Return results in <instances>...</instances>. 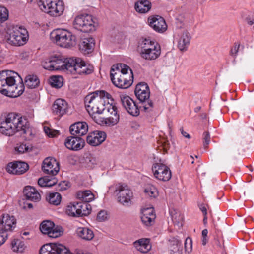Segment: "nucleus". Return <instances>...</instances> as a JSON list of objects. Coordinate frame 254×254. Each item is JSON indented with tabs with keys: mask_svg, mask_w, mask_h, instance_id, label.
<instances>
[{
	"mask_svg": "<svg viewBox=\"0 0 254 254\" xmlns=\"http://www.w3.org/2000/svg\"><path fill=\"white\" fill-rule=\"evenodd\" d=\"M64 145L68 149L77 151L83 148L84 141L80 137L69 136L65 140Z\"/></svg>",
	"mask_w": 254,
	"mask_h": 254,
	"instance_id": "nucleus-24",
	"label": "nucleus"
},
{
	"mask_svg": "<svg viewBox=\"0 0 254 254\" xmlns=\"http://www.w3.org/2000/svg\"><path fill=\"white\" fill-rule=\"evenodd\" d=\"M8 18V11L3 7L0 6V25L5 21Z\"/></svg>",
	"mask_w": 254,
	"mask_h": 254,
	"instance_id": "nucleus-42",
	"label": "nucleus"
},
{
	"mask_svg": "<svg viewBox=\"0 0 254 254\" xmlns=\"http://www.w3.org/2000/svg\"><path fill=\"white\" fill-rule=\"evenodd\" d=\"M155 218L156 215L152 207L142 209L141 220L144 225L146 226L152 225L154 223Z\"/></svg>",
	"mask_w": 254,
	"mask_h": 254,
	"instance_id": "nucleus-25",
	"label": "nucleus"
},
{
	"mask_svg": "<svg viewBox=\"0 0 254 254\" xmlns=\"http://www.w3.org/2000/svg\"><path fill=\"white\" fill-rule=\"evenodd\" d=\"M106 111L111 116L106 118H102L101 124L107 126H113L119 121V115L118 113L116 106L112 103H107Z\"/></svg>",
	"mask_w": 254,
	"mask_h": 254,
	"instance_id": "nucleus-15",
	"label": "nucleus"
},
{
	"mask_svg": "<svg viewBox=\"0 0 254 254\" xmlns=\"http://www.w3.org/2000/svg\"><path fill=\"white\" fill-rule=\"evenodd\" d=\"M106 138L105 132L99 130L90 133L87 137V142L93 146H98L103 142Z\"/></svg>",
	"mask_w": 254,
	"mask_h": 254,
	"instance_id": "nucleus-22",
	"label": "nucleus"
},
{
	"mask_svg": "<svg viewBox=\"0 0 254 254\" xmlns=\"http://www.w3.org/2000/svg\"><path fill=\"white\" fill-rule=\"evenodd\" d=\"M40 230L43 234L53 238L60 237L63 233L61 227L50 220L43 221L40 225Z\"/></svg>",
	"mask_w": 254,
	"mask_h": 254,
	"instance_id": "nucleus-13",
	"label": "nucleus"
},
{
	"mask_svg": "<svg viewBox=\"0 0 254 254\" xmlns=\"http://www.w3.org/2000/svg\"><path fill=\"white\" fill-rule=\"evenodd\" d=\"M113 83L117 87L126 89L133 82V74L129 66L124 64L113 65L110 71Z\"/></svg>",
	"mask_w": 254,
	"mask_h": 254,
	"instance_id": "nucleus-4",
	"label": "nucleus"
},
{
	"mask_svg": "<svg viewBox=\"0 0 254 254\" xmlns=\"http://www.w3.org/2000/svg\"><path fill=\"white\" fill-rule=\"evenodd\" d=\"M56 184V180L55 179H50L49 178H48V183L47 184L49 185H47V187H52L53 186H54V185H55Z\"/></svg>",
	"mask_w": 254,
	"mask_h": 254,
	"instance_id": "nucleus-53",
	"label": "nucleus"
},
{
	"mask_svg": "<svg viewBox=\"0 0 254 254\" xmlns=\"http://www.w3.org/2000/svg\"><path fill=\"white\" fill-rule=\"evenodd\" d=\"M94 45V39L91 37H89L82 40L79 45L80 49L84 55H87L92 52Z\"/></svg>",
	"mask_w": 254,
	"mask_h": 254,
	"instance_id": "nucleus-30",
	"label": "nucleus"
},
{
	"mask_svg": "<svg viewBox=\"0 0 254 254\" xmlns=\"http://www.w3.org/2000/svg\"><path fill=\"white\" fill-rule=\"evenodd\" d=\"M190 158H191L192 160H193V157L192 156H190Z\"/></svg>",
	"mask_w": 254,
	"mask_h": 254,
	"instance_id": "nucleus-63",
	"label": "nucleus"
},
{
	"mask_svg": "<svg viewBox=\"0 0 254 254\" xmlns=\"http://www.w3.org/2000/svg\"><path fill=\"white\" fill-rule=\"evenodd\" d=\"M240 47V44H235L232 49H231V54L235 56L237 55V53L239 51V49Z\"/></svg>",
	"mask_w": 254,
	"mask_h": 254,
	"instance_id": "nucleus-51",
	"label": "nucleus"
},
{
	"mask_svg": "<svg viewBox=\"0 0 254 254\" xmlns=\"http://www.w3.org/2000/svg\"><path fill=\"white\" fill-rule=\"evenodd\" d=\"M28 169V164L22 161L10 162L6 167V170L8 173L18 175L25 173Z\"/></svg>",
	"mask_w": 254,
	"mask_h": 254,
	"instance_id": "nucleus-19",
	"label": "nucleus"
},
{
	"mask_svg": "<svg viewBox=\"0 0 254 254\" xmlns=\"http://www.w3.org/2000/svg\"><path fill=\"white\" fill-rule=\"evenodd\" d=\"M51 37L57 45L68 48L76 44V36L65 29H57L51 33Z\"/></svg>",
	"mask_w": 254,
	"mask_h": 254,
	"instance_id": "nucleus-6",
	"label": "nucleus"
},
{
	"mask_svg": "<svg viewBox=\"0 0 254 254\" xmlns=\"http://www.w3.org/2000/svg\"><path fill=\"white\" fill-rule=\"evenodd\" d=\"M208 234V230L206 229H205L202 231V237H207Z\"/></svg>",
	"mask_w": 254,
	"mask_h": 254,
	"instance_id": "nucleus-56",
	"label": "nucleus"
},
{
	"mask_svg": "<svg viewBox=\"0 0 254 254\" xmlns=\"http://www.w3.org/2000/svg\"><path fill=\"white\" fill-rule=\"evenodd\" d=\"M88 130V125L85 122H78L72 124L70 127L71 134L78 137L86 134Z\"/></svg>",
	"mask_w": 254,
	"mask_h": 254,
	"instance_id": "nucleus-26",
	"label": "nucleus"
},
{
	"mask_svg": "<svg viewBox=\"0 0 254 254\" xmlns=\"http://www.w3.org/2000/svg\"><path fill=\"white\" fill-rule=\"evenodd\" d=\"M74 27L83 32L95 30L94 21L91 15L81 14L76 16L73 22Z\"/></svg>",
	"mask_w": 254,
	"mask_h": 254,
	"instance_id": "nucleus-11",
	"label": "nucleus"
},
{
	"mask_svg": "<svg viewBox=\"0 0 254 254\" xmlns=\"http://www.w3.org/2000/svg\"><path fill=\"white\" fill-rule=\"evenodd\" d=\"M53 70H66L72 74H89L93 71V67L87 65L79 58L64 59L61 56H52Z\"/></svg>",
	"mask_w": 254,
	"mask_h": 254,
	"instance_id": "nucleus-2",
	"label": "nucleus"
},
{
	"mask_svg": "<svg viewBox=\"0 0 254 254\" xmlns=\"http://www.w3.org/2000/svg\"><path fill=\"white\" fill-rule=\"evenodd\" d=\"M118 195L119 202L123 205L129 206L131 204L133 194L127 186H121L119 189Z\"/></svg>",
	"mask_w": 254,
	"mask_h": 254,
	"instance_id": "nucleus-18",
	"label": "nucleus"
},
{
	"mask_svg": "<svg viewBox=\"0 0 254 254\" xmlns=\"http://www.w3.org/2000/svg\"><path fill=\"white\" fill-rule=\"evenodd\" d=\"M49 82L53 87L60 88L63 85V78L61 76H53L50 78Z\"/></svg>",
	"mask_w": 254,
	"mask_h": 254,
	"instance_id": "nucleus-39",
	"label": "nucleus"
},
{
	"mask_svg": "<svg viewBox=\"0 0 254 254\" xmlns=\"http://www.w3.org/2000/svg\"><path fill=\"white\" fill-rule=\"evenodd\" d=\"M0 224L1 228L0 229L8 232H12L16 226V220L13 216L8 214H3L0 220Z\"/></svg>",
	"mask_w": 254,
	"mask_h": 254,
	"instance_id": "nucleus-21",
	"label": "nucleus"
},
{
	"mask_svg": "<svg viewBox=\"0 0 254 254\" xmlns=\"http://www.w3.org/2000/svg\"><path fill=\"white\" fill-rule=\"evenodd\" d=\"M37 3L42 11L52 16H60L64 10V3L61 0H38Z\"/></svg>",
	"mask_w": 254,
	"mask_h": 254,
	"instance_id": "nucleus-8",
	"label": "nucleus"
},
{
	"mask_svg": "<svg viewBox=\"0 0 254 254\" xmlns=\"http://www.w3.org/2000/svg\"><path fill=\"white\" fill-rule=\"evenodd\" d=\"M90 212L88 205L82 202L70 203L66 208V214L72 217H80L87 215Z\"/></svg>",
	"mask_w": 254,
	"mask_h": 254,
	"instance_id": "nucleus-12",
	"label": "nucleus"
},
{
	"mask_svg": "<svg viewBox=\"0 0 254 254\" xmlns=\"http://www.w3.org/2000/svg\"><path fill=\"white\" fill-rule=\"evenodd\" d=\"M43 130L46 135L49 137H54L59 134L58 131L52 130L46 126L43 127Z\"/></svg>",
	"mask_w": 254,
	"mask_h": 254,
	"instance_id": "nucleus-44",
	"label": "nucleus"
},
{
	"mask_svg": "<svg viewBox=\"0 0 254 254\" xmlns=\"http://www.w3.org/2000/svg\"><path fill=\"white\" fill-rule=\"evenodd\" d=\"M64 184H65V182H63V183H61V184H60V186H61V185H63V186H64Z\"/></svg>",
	"mask_w": 254,
	"mask_h": 254,
	"instance_id": "nucleus-62",
	"label": "nucleus"
},
{
	"mask_svg": "<svg viewBox=\"0 0 254 254\" xmlns=\"http://www.w3.org/2000/svg\"><path fill=\"white\" fill-rule=\"evenodd\" d=\"M210 142V135L209 132H204L203 134V145L206 148Z\"/></svg>",
	"mask_w": 254,
	"mask_h": 254,
	"instance_id": "nucleus-45",
	"label": "nucleus"
},
{
	"mask_svg": "<svg viewBox=\"0 0 254 254\" xmlns=\"http://www.w3.org/2000/svg\"><path fill=\"white\" fill-rule=\"evenodd\" d=\"M61 199V195L58 192L50 193L46 197V199L49 203L54 205L60 204Z\"/></svg>",
	"mask_w": 254,
	"mask_h": 254,
	"instance_id": "nucleus-37",
	"label": "nucleus"
},
{
	"mask_svg": "<svg viewBox=\"0 0 254 254\" xmlns=\"http://www.w3.org/2000/svg\"><path fill=\"white\" fill-rule=\"evenodd\" d=\"M76 233L80 239L86 241H90L94 237L93 231L87 227H78Z\"/></svg>",
	"mask_w": 254,
	"mask_h": 254,
	"instance_id": "nucleus-32",
	"label": "nucleus"
},
{
	"mask_svg": "<svg viewBox=\"0 0 254 254\" xmlns=\"http://www.w3.org/2000/svg\"><path fill=\"white\" fill-rule=\"evenodd\" d=\"M24 193L27 199L33 202H38L41 200V195L35 188L27 186L24 189Z\"/></svg>",
	"mask_w": 254,
	"mask_h": 254,
	"instance_id": "nucleus-29",
	"label": "nucleus"
},
{
	"mask_svg": "<svg viewBox=\"0 0 254 254\" xmlns=\"http://www.w3.org/2000/svg\"><path fill=\"white\" fill-rule=\"evenodd\" d=\"M120 98L122 105L129 114L133 116H137L139 114L137 105L129 96L126 94H121Z\"/></svg>",
	"mask_w": 254,
	"mask_h": 254,
	"instance_id": "nucleus-17",
	"label": "nucleus"
},
{
	"mask_svg": "<svg viewBox=\"0 0 254 254\" xmlns=\"http://www.w3.org/2000/svg\"><path fill=\"white\" fill-rule=\"evenodd\" d=\"M140 56L148 61L157 59L161 54V47L159 44L150 39H144L140 43Z\"/></svg>",
	"mask_w": 254,
	"mask_h": 254,
	"instance_id": "nucleus-7",
	"label": "nucleus"
},
{
	"mask_svg": "<svg viewBox=\"0 0 254 254\" xmlns=\"http://www.w3.org/2000/svg\"><path fill=\"white\" fill-rule=\"evenodd\" d=\"M108 214L106 211L102 210L100 211L97 215V219L98 221L102 222L106 220L108 218Z\"/></svg>",
	"mask_w": 254,
	"mask_h": 254,
	"instance_id": "nucleus-46",
	"label": "nucleus"
},
{
	"mask_svg": "<svg viewBox=\"0 0 254 254\" xmlns=\"http://www.w3.org/2000/svg\"><path fill=\"white\" fill-rule=\"evenodd\" d=\"M11 247L13 251L17 253L24 252L26 247L24 242L16 239L11 241Z\"/></svg>",
	"mask_w": 254,
	"mask_h": 254,
	"instance_id": "nucleus-35",
	"label": "nucleus"
},
{
	"mask_svg": "<svg viewBox=\"0 0 254 254\" xmlns=\"http://www.w3.org/2000/svg\"><path fill=\"white\" fill-rule=\"evenodd\" d=\"M192 247V240L190 238H186L185 242V249L186 251L189 252L191 251Z\"/></svg>",
	"mask_w": 254,
	"mask_h": 254,
	"instance_id": "nucleus-48",
	"label": "nucleus"
},
{
	"mask_svg": "<svg viewBox=\"0 0 254 254\" xmlns=\"http://www.w3.org/2000/svg\"><path fill=\"white\" fill-rule=\"evenodd\" d=\"M20 81L21 77L15 72L11 70L0 72V92L6 95L8 94L9 87L17 82Z\"/></svg>",
	"mask_w": 254,
	"mask_h": 254,
	"instance_id": "nucleus-10",
	"label": "nucleus"
},
{
	"mask_svg": "<svg viewBox=\"0 0 254 254\" xmlns=\"http://www.w3.org/2000/svg\"><path fill=\"white\" fill-rule=\"evenodd\" d=\"M171 215L174 225L178 227L182 226L183 222V216L182 215L180 212H176L174 214H172V212Z\"/></svg>",
	"mask_w": 254,
	"mask_h": 254,
	"instance_id": "nucleus-41",
	"label": "nucleus"
},
{
	"mask_svg": "<svg viewBox=\"0 0 254 254\" xmlns=\"http://www.w3.org/2000/svg\"><path fill=\"white\" fill-rule=\"evenodd\" d=\"M180 131H181V134L182 135L185 137V138H190V136L186 132V131H185L183 128H181L180 129Z\"/></svg>",
	"mask_w": 254,
	"mask_h": 254,
	"instance_id": "nucleus-54",
	"label": "nucleus"
},
{
	"mask_svg": "<svg viewBox=\"0 0 254 254\" xmlns=\"http://www.w3.org/2000/svg\"><path fill=\"white\" fill-rule=\"evenodd\" d=\"M32 148L30 145L23 143H17L15 147V151L19 154L28 152Z\"/></svg>",
	"mask_w": 254,
	"mask_h": 254,
	"instance_id": "nucleus-40",
	"label": "nucleus"
},
{
	"mask_svg": "<svg viewBox=\"0 0 254 254\" xmlns=\"http://www.w3.org/2000/svg\"><path fill=\"white\" fill-rule=\"evenodd\" d=\"M194 163V161L192 160V162H191V163Z\"/></svg>",
	"mask_w": 254,
	"mask_h": 254,
	"instance_id": "nucleus-64",
	"label": "nucleus"
},
{
	"mask_svg": "<svg viewBox=\"0 0 254 254\" xmlns=\"http://www.w3.org/2000/svg\"><path fill=\"white\" fill-rule=\"evenodd\" d=\"M154 177L158 180L166 182L171 178V172L169 167L162 163L153 164L152 167Z\"/></svg>",
	"mask_w": 254,
	"mask_h": 254,
	"instance_id": "nucleus-14",
	"label": "nucleus"
},
{
	"mask_svg": "<svg viewBox=\"0 0 254 254\" xmlns=\"http://www.w3.org/2000/svg\"><path fill=\"white\" fill-rule=\"evenodd\" d=\"M199 209L202 212L204 215L203 220L205 221L207 219V209L204 204H201L199 206Z\"/></svg>",
	"mask_w": 254,
	"mask_h": 254,
	"instance_id": "nucleus-52",
	"label": "nucleus"
},
{
	"mask_svg": "<svg viewBox=\"0 0 254 254\" xmlns=\"http://www.w3.org/2000/svg\"><path fill=\"white\" fill-rule=\"evenodd\" d=\"M133 246L137 251L142 253H146L151 249L150 240L147 238H142L135 241Z\"/></svg>",
	"mask_w": 254,
	"mask_h": 254,
	"instance_id": "nucleus-28",
	"label": "nucleus"
},
{
	"mask_svg": "<svg viewBox=\"0 0 254 254\" xmlns=\"http://www.w3.org/2000/svg\"><path fill=\"white\" fill-rule=\"evenodd\" d=\"M33 117H34L33 110H31L30 111L29 115H28V117H29V118H32Z\"/></svg>",
	"mask_w": 254,
	"mask_h": 254,
	"instance_id": "nucleus-58",
	"label": "nucleus"
},
{
	"mask_svg": "<svg viewBox=\"0 0 254 254\" xmlns=\"http://www.w3.org/2000/svg\"><path fill=\"white\" fill-rule=\"evenodd\" d=\"M43 68L46 70L52 71L54 67L52 63V56L45 59L42 63Z\"/></svg>",
	"mask_w": 254,
	"mask_h": 254,
	"instance_id": "nucleus-43",
	"label": "nucleus"
},
{
	"mask_svg": "<svg viewBox=\"0 0 254 254\" xmlns=\"http://www.w3.org/2000/svg\"><path fill=\"white\" fill-rule=\"evenodd\" d=\"M66 188H67V187H65L62 188V190H66Z\"/></svg>",
	"mask_w": 254,
	"mask_h": 254,
	"instance_id": "nucleus-61",
	"label": "nucleus"
},
{
	"mask_svg": "<svg viewBox=\"0 0 254 254\" xmlns=\"http://www.w3.org/2000/svg\"><path fill=\"white\" fill-rule=\"evenodd\" d=\"M27 207L29 209L33 208V205L31 203H27Z\"/></svg>",
	"mask_w": 254,
	"mask_h": 254,
	"instance_id": "nucleus-59",
	"label": "nucleus"
},
{
	"mask_svg": "<svg viewBox=\"0 0 254 254\" xmlns=\"http://www.w3.org/2000/svg\"><path fill=\"white\" fill-rule=\"evenodd\" d=\"M18 82L19 83L18 84L15 83L14 84V85L9 87L8 94H7L6 96L15 98L20 96L23 93L25 87L22 82V79H21V81Z\"/></svg>",
	"mask_w": 254,
	"mask_h": 254,
	"instance_id": "nucleus-31",
	"label": "nucleus"
},
{
	"mask_svg": "<svg viewBox=\"0 0 254 254\" xmlns=\"http://www.w3.org/2000/svg\"><path fill=\"white\" fill-rule=\"evenodd\" d=\"M17 132L24 135L26 140H31L34 136V130L27 120L15 113H10L0 119V132L10 136Z\"/></svg>",
	"mask_w": 254,
	"mask_h": 254,
	"instance_id": "nucleus-1",
	"label": "nucleus"
},
{
	"mask_svg": "<svg viewBox=\"0 0 254 254\" xmlns=\"http://www.w3.org/2000/svg\"><path fill=\"white\" fill-rule=\"evenodd\" d=\"M29 234V232H24L22 235V236H27V235H28Z\"/></svg>",
	"mask_w": 254,
	"mask_h": 254,
	"instance_id": "nucleus-60",
	"label": "nucleus"
},
{
	"mask_svg": "<svg viewBox=\"0 0 254 254\" xmlns=\"http://www.w3.org/2000/svg\"><path fill=\"white\" fill-rule=\"evenodd\" d=\"M151 7V3L147 0H141L135 4L136 11L140 13H145L148 12Z\"/></svg>",
	"mask_w": 254,
	"mask_h": 254,
	"instance_id": "nucleus-33",
	"label": "nucleus"
},
{
	"mask_svg": "<svg viewBox=\"0 0 254 254\" xmlns=\"http://www.w3.org/2000/svg\"><path fill=\"white\" fill-rule=\"evenodd\" d=\"M174 241L176 243V247L174 248V249L173 250V251L175 253H176L178 252H179L180 251L182 250V247H181L182 242H181V240H179L178 238H174Z\"/></svg>",
	"mask_w": 254,
	"mask_h": 254,
	"instance_id": "nucleus-50",
	"label": "nucleus"
},
{
	"mask_svg": "<svg viewBox=\"0 0 254 254\" xmlns=\"http://www.w3.org/2000/svg\"><path fill=\"white\" fill-rule=\"evenodd\" d=\"M135 95L138 99L143 102L142 106L144 112L149 113L152 111L153 104L148 100L150 97V90L148 85L145 82H140L136 86L134 90Z\"/></svg>",
	"mask_w": 254,
	"mask_h": 254,
	"instance_id": "nucleus-9",
	"label": "nucleus"
},
{
	"mask_svg": "<svg viewBox=\"0 0 254 254\" xmlns=\"http://www.w3.org/2000/svg\"><path fill=\"white\" fill-rule=\"evenodd\" d=\"M86 110L92 117L106 112L107 103L113 104L111 95L104 90H97L88 94L84 99Z\"/></svg>",
	"mask_w": 254,
	"mask_h": 254,
	"instance_id": "nucleus-3",
	"label": "nucleus"
},
{
	"mask_svg": "<svg viewBox=\"0 0 254 254\" xmlns=\"http://www.w3.org/2000/svg\"><path fill=\"white\" fill-rule=\"evenodd\" d=\"M146 196L155 198L158 195V191L156 187L152 185H147L144 189Z\"/></svg>",
	"mask_w": 254,
	"mask_h": 254,
	"instance_id": "nucleus-38",
	"label": "nucleus"
},
{
	"mask_svg": "<svg viewBox=\"0 0 254 254\" xmlns=\"http://www.w3.org/2000/svg\"><path fill=\"white\" fill-rule=\"evenodd\" d=\"M48 177H43L39 179L38 181V185L43 187H47V184L48 183Z\"/></svg>",
	"mask_w": 254,
	"mask_h": 254,
	"instance_id": "nucleus-49",
	"label": "nucleus"
},
{
	"mask_svg": "<svg viewBox=\"0 0 254 254\" xmlns=\"http://www.w3.org/2000/svg\"><path fill=\"white\" fill-rule=\"evenodd\" d=\"M148 23L154 30L159 33H163L167 28L165 20L159 15H154L148 17Z\"/></svg>",
	"mask_w": 254,
	"mask_h": 254,
	"instance_id": "nucleus-20",
	"label": "nucleus"
},
{
	"mask_svg": "<svg viewBox=\"0 0 254 254\" xmlns=\"http://www.w3.org/2000/svg\"><path fill=\"white\" fill-rule=\"evenodd\" d=\"M190 36L187 31H183L178 35L177 47L181 51H187L190 44Z\"/></svg>",
	"mask_w": 254,
	"mask_h": 254,
	"instance_id": "nucleus-27",
	"label": "nucleus"
},
{
	"mask_svg": "<svg viewBox=\"0 0 254 254\" xmlns=\"http://www.w3.org/2000/svg\"><path fill=\"white\" fill-rule=\"evenodd\" d=\"M76 197L79 200L85 202H91L95 198L94 195L89 190L78 191L76 194Z\"/></svg>",
	"mask_w": 254,
	"mask_h": 254,
	"instance_id": "nucleus-34",
	"label": "nucleus"
},
{
	"mask_svg": "<svg viewBox=\"0 0 254 254\" xmlns=\"http://www.w3.org/2000/svg\"><path fill=\"white\" fill-rule=\"evenodd\" d=\"M25 83L28 88L33 89L39 85L40 81L36 75H28L25 77Z\"/></svg>",
	"mask_w": 254,
	"mask_h": 254,
	"instance_id": "nucleus-36",
	"label": "nucleus"
},
{
	"mask_svg": "<svg viewBox=\"0 0 254 254\" xmlns=\"http://www.w3.org/2000/svg\"><path fill=\"white\" fill-rule=\"evenodd\" d=\"M247 22H248V24H249L250 25L254 24V19H247Z\"/></svg>",
	"mask_w": 254,
	"mask_h": 254,
	"instance_id": "nucleus-57",
	"label": "nucleus"
},
{
	"mask_svg": "<svg viewBox=\"0 0 254 254\" xmlns=\"http://www.w3.org/2000/svg\"><path fill=\"white\" fill-rule=\"evenodd\" d=\"M208 242L207 237H202V244L205 246Z\"/></svg>",
	"mask_w": 254,
	"mask_h": 254,
	"instance_id": "nucleus-55",
	"label": "nucleus"
},
{
	"mask_svg": "<svg viewBox=\"0 0 254 254\" xmlns=\"http://www.w3.org/2000/svg\"><path fill=\"white\" fill-rule=\"evenodd\" d=\"M4 39L11 45L20 46L26 43L29 34L27 29L22 26H11L7 28Z\"/></svg>",
	"mask_w": 254,
	"mask_h": 254,
	"instance_id": "nucleus-5",
	"label": "nucleus"
},
{
	"mask_svg": "<svg viewBox=\"0 0 254 254\" xmlns=\"http://www.w3.org/2000/svg\"><path fill=\"white\" fill-rule=\"evenodd\" d=\"M42 169L46 174L56 175L60 170L59 163L54 157H47L43 161Z\"/></svg>",
	"mask_w": 254,
	"mask_h": 254,
	"instance_id": "nucleus-16",
	"label": "nucleus"
},
{
	"mask_svg": "<svg viewBox=\"0 0 254 254\" xmlns=\"http://www.w3.org/2000/svg\"><path fill=\"white\" fill-rule=\"evenodd\" d=\"M69 105L64 99L59 98L56 99L52 106L53 113L56 115L62 116L68 112Z\"/></svg>",
	"mask_w": 254,
	"mask_h": 254,
	"instance_id": "nucleus-23",
	"label": "nucleus"
},
{
	"mask_svg": "<svg viewBox=\"0 0 254 254\" xmlns=\"http://www.w3.org/2000/svg\"><path fill=\"white\" fill-rule=\"evenodd\" d=\"M8 234L0 229V246L3 245L7 240L8 238Z\"/></svg>",
	"mask_w": 254,
	"mask_h": 254,
	"instance_id": "nucleus-47",
	"label": "nucleus"
}]
</instances>
